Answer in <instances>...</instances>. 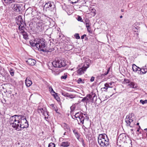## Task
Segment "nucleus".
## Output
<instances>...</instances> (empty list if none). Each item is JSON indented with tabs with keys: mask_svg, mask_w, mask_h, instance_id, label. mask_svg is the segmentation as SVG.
<instances>
[{
	"mask_svg": "<svg viewBox=\"0 0 147 147\" xmlns=\"http://www.w3.org/2000/svg\"><path fill=\"white\" fill-rule=\"evenodd\" d=\"M84 115H85V114H83L80 111L76 113L75 115L73 114L72 117L73 118H74L73 117H74L78 121H79L80 122V123L83 124L84 119Z\"/></svg>",
	"mask_w": 147,
	"mask_h": 147,
	"instance_id": "nucleus-6",
	"label": "nucleus"
},
{
	"mask_svg": "<svg viewBox=\"0 0 147 147\" xmlns=\"http://www.w3.org/2000/svg\"><path fill=\"white\" fill-rule=\"evenodd\" d=\"M131 130L132 131H133V129H131Z\"/></svg>",
	"mask_w": 147,
	"mask_h": 147,
	"instance_id": "nucleus-56",
	"label": "nucleus"
},
{
	"mask_svg": "<svg viewBox=\"0 0 147 147\" xmlns=\"http://www.w3.org/2000/svg\"><path fill=\"white\" fill-rule=\"evenodd\" d=\"M92 97L90 95H88L86 97L84 98L81 100V101L84 102H87V101L90 99Z\"/></svg>",
	"mask_w": 147,
	"mask_h": 147,
	"instance_id": "nucleus-15",
	"label": "nucleus"
},
{
	"mask_svg": "<svg viewBox=\"0 0 147 147\" xmlns=\"http://www.w3.org/2000/svg\"><path fill=\"white\" fill-rule=\"evenodd\" d=\"M16 23L19 25V29L22 31H24L25 29V23H24L21 16H19L16 19Z\"/></svg>",
	"mask_w": 147,
	"mask_h": 147,
	"instance_id": "nucleus-8",
	"label": "nucleus"
},
{
	"mask_svg": "<svg viewBox=\"0 0 147 147\" xmlns=\"http://www.w3.org/2000/svg\"><path fill=\"white\" fill-rule=\"evenodd\" d=\"M26 85L27 87H30L32 84V81L27 78L25 80Z\"/></svg>",
	"mask_w": 147,
	"mask_h": 147,
	"instance_id": "nucleus-16",
	"label": "nucleus"
},
{
	"mask_svg": "<svg viewBox=\"0 0 147 147\" xmlns=\"http://www.w3.org/2000/svg\"><path fill=\"white\" fill-rule=\"evenodd\" d=\"M146 136H147V133H146Z\"/></svg>",
	"mask_w": 147,
	"mask_h": 147,
	"instance_id": "nucleus-58",
	"label": "nucleus"
},
{
	"mask_svg": "<svg viewBox=\"0 0 147 147\" xmlns=\"http://www.w3.org/2000/svg\"><path fill=\"white\" fill-rule=\"evenodd\" d=\"M5 2L7 4H10L13 2V0H4Z\"/></svg>",
	"mask_w": 147,
	"mask_h": 147,
	"instance_id": "nucleus-27",
	"label": "nucleus"
},
{
	"mask_svg": "<svg viewBox=\"0 0 147 147\" xmlns=\"http://www.w3.org/2000/svg\"><path fill=\"white\" fill-rule=\"evenodd\" d=\"M14 7L16 11H20L21 7L19 5H14Z\"/></svg>",
	"mask_w": 147,
	"mask_h": 147,
	"instance_id": "nucleus-22",
	"label": "nucleus"
},
{
	"mask_svg": "<svg viewBox=\"0 0 147 147\" xmlns=\"http://www.w3.org/2000/svg\"><path fill=\"white\" fill-rule=\"evenodd\" d=\"M86 66L84 64V66L77 70V73L79 75H81L84 73V71H85L86 69L89 67V64H86Z\"/></svg>",
	"mask_w": 147,
	"mask_h": 147,
	"instance_id": "nucleus-10",
	"label": "nucleus"
},
{
	"mask_svg": "<svg viewBox=\"0 0 147 147\" xmlns=\"http://www.w3.org/2000/svg\"><path fill=\"white\" fill-rule=\"evenodd\" d=\"M98 142L102 147H107L109 144V140L105 134H100L98 137Z\"/></svg>",
	"mask_w": 147,
	"mask_h": 147,
	"instance_id": "nucleus-3",
	"label": "nucleus"
},
{
	"mask_svg": "<svg viewBox=\"0 0 147 147\" xmlns=\"http://www.w3.org/2000/svg\"><path fill=\"white\" fill-rule=\"evenodd\" d=\"M107 75V74L106 72V73H104L103 74H102V76L103 75L104 76H105L106 75Z\"/></svg>",
	"mask_w": 147,
	"mask_h": 147,
	"instance_id": "nucleus-47",
	"label": "nucleus"
},
{
	"mask_svg": "<svg viewBox=\"0 0 147 147\" xmlns=\"http://www.w3.org/2000/svg\"><path fill=\"white\" fill-rule=\"evenodd\" d=\"M134 114L131 113L127 116L126 118L125 119V121L127 126H129L131 127H132L134 125L135 122L134 120Z\"/></svg>",
	"mask_w": 147,
	"mask_h": 147,
	"instance_id": "nucleus-5",
	"label": "nucleus"
},
{
	"mask_svg": "<svg viewBox=\"0 0 147 147\" xmlns=\"http://www.w3.org/2000/svg\"><path fill=\"white\" fill-rule=\"evenodd\" d=\"M52 63L55 67H61L65 66L66 65L65 60L63 59L60 58H56Z\"/></svg>",
	"mask_w": 147,
	"mask_h": 147,
	"instance_id": "nucleus-4",
	"label": "nucleus"
},
{
	"mask_svg": "<svg viewBox=\"0 0 147 147\" xmlns=\"http://www.w3.org/2000/svg\"><path fill=\"white\" fill-rule=\"evenodd\" d=\"M86 25V26L87 28H89L90 26V23H86V24H85Z\"/></svg>",
	"mask_w": 147,
	"mask_h": 147,
	"instance_id": "nucleus-41",
	"label": "nucleus"
},
{
	"mask_svg": "<svg viewBox=\"0 0 147 147\" xmlns=\"http://www.w3.org/2000/svg\"><path fill=\"white\" fill-rule=\"evenodd\" d=\"M67 75H65V76H62L61 77V78L62 79H63L65 80L67 78Z\"/></svg>",
	"mask_w": 147,
	"mask_h": 147,
	"instance_id": "nucleus-38",
	"label": "nucleus"
},
{
	"mask_svg": "<svg viewBox=\"0 0 147 147\" xmlns=\"http://www.w3.org/2000/svg\"><path fill=\"white\" fill-rule=\"evenodd\" d=\"M74 36L77 39H79L80 38L79 34L78 33L74 35Z\"/></svg>",
	"mask_w": 147,
	"mask_h": 147,
	"instance_id": "nucleus-35",
	"label": "nucleus"
},
{
	"mask_svg": "<svg viewBox=\"0 0 147 147\" xmlns=\"http://www.w3.org/2000/svg\"><path fill=\"white\" fill-rule=\"evenodd\" d=\"M61 94L63 96L68 97L69 93H66L65 92H61Z\"/></svg>",
	"mask_w": 147,
	"mask_h": 147,
	"instance_id": "nucleus-33",
	"label": "nucleus"
},
{
	"mask_svg": "<svg viewBox=\"0 0 147 147\" xmlns=\"http://www.w3.org/2000/svg\"><path fill=\"white\" fill-rule=\"evenodd\" d=\"M123 18V16H120V18Z\"/></svg>",
	"mask_w": 147,
	"mask_h": 147,
	"instance_id": "nucleus-51",
	"label": "nucleus"
},
{
	"mask_svg": "<svg viewBox=\"0 0 147 147\" xmlns=\"http://www.w3.org/2000/svg\"><path fill=\"white\" fill-rule=\"evenodd\" d=\"M94 77H92L90 79V81L92 82H93L94 80Z\"/></svg>",
	"mask_w": 147,
	"mask_h": 147,
	"instance_id": "nucleus-42",
	"label": "nucleus"
},
{
	"mask_svg": "<svg viewBox=\"0 0 147 147\" xmlns=\"http://www.w3.org/2000/svg\"><path fill=\"white\" fill-rule=\"evenodd\" d=\"M66 132H65L64 134V135H65V134H66Z\"/></svg>",
	"mask_w": 147,
	"mask_h": 147,
	"instance_id": "nucleus-55",
	"label": "nucleus"
},
{
	"mask_svg": "<svg viewBox=\"0 0 147 147\" xmlns=\"http://www.w3.org/2000/svg\"><path fill=\"white\" fill-rule=\"evenodd\" d=\"M78 16V21H80L81 22H83V20H82V18L81 17L79 16Z\"/></svg>",
	"mask_w": 147,
	"mask_h": 147,
	"instance_id": "nucleus-37",
	"label": "nucleus"
},
{
	"mask_svg": "<svg viewBox=\"0 0 147 147\" xmlns=\"http://www.w3.org/2000/svg\"><path fill=\"white\" fill-rule=\"evenodd\" d=\"M132 69L133 71L135 72H136L137 71H142L141 69L137 66L134 64L133 65Z\"/></svg>",
	"mask_w": 147,
	"mask_h": 147,
	"instance_id": "nucleus-14",
	"label": "nucleus"
},
{
	"mask_svg": "<svg viewBox=\"0 0 147 147\" xmlns=\"http://www.w3.org/2000/svg\"><path fill=\"white\" fill-rule=\"evenodd\" d=\"M144 130L147 132V128L145 129Z\"/></svg>",
	"mask_w": 147,
	"mask_h": 147,
	"instance_id": "nucleus-52",
	"label": "nucleus"
},
{
	"mask_svg": "<svg viewBox=\"0 0 147 147\" xmlns=\"http://www.w3.org/2000/svg\"><path fill=\"white\" fill-rule=\"evenodd\" d=\"M139 128H140V126H139Z\"/></svg>",
	"mask_w": 147,
	"mask_h": 147,
	"instance_id": "nucleus-59",
	"label": "nucleus"
},
{
	"mask_svg": "<svg viewBox=\"0 0 147 147\" xmlns=\"http://www.w3.org/2000/svg\"><path fill=\"white\" fill-rule=\"evenodd\" d=\"M131 133L132 134H134V132H131Z\"/></svg>",
	"mask_w": 147,
	"mask_h": 147,
	"instance_id": "nucleus-57",
	"label": "nucleus"
},
{
	"mask_svg": "<svg viewBox=\"0 0 147 147\" xmlns=\"http://www.w3.org/2000/svg\"><path fill=\"white\" fill-rule=\"evenodd\" d=\"M21 33H22L24 38L25 40H27L28 39V35L26 32L24 31H22Z\"/></svg>",
	"mask_w": 147,
	"mask_h": 147,
	"instance_id": "nucleus-17",
	"label": "nucleus"
},
{
	"mask_svg": "<svg viewBox=\"0 0 147 147\" xmlns=\"http://www.w3.org/2000/svg\"><path fill=\"white\" fill-rule=\"evenodd\" d=\"M21 119V115H15L11 116L9 120V122L11 126L18 131L21 130L20 125Z\"/></svg>",
	"mask_w": 147,
	"mask_h": 147,
	"instance_id": "nucleus-2",
	"label": "nucleus"
},
{
	"mask_svg": "<svg viewBox=\"0 0 147 147\" xmlns=\"http://www.w3.org/2000/svg\"><path fill=\"white\" fill-rule=\"evenodd\" d=\"M121 11L122 12H123L124 11V10L123 9H121Z\"/></svg>",
	"mask_w": 147,
	"mask_h": 147,
	"instance_id": "nucleus-50",
	"label": "nucleus"
},
{
	"mask_svg": "<svg viewBox=\"0 0 147 147\" xmlns=\"http://www.w3.org/2000/svg\"><path fill=\"white\" fill-rule=\"evenodd\" d=\"M131 87L133 88H137L138 86L136 84H135L134 82H131L130 84L128 85Z\"/></svg>",
	"mask_w": 147,
	"mask_h": 147,
	"instance_id": "nucleus-21",
	"label": "nucleus"
},
{
	"mask_svg": "<svg viewBox=\"0 0 147 147\" xmlns=\"http://www.w3.org/2000/svg\"><path fill=\"white\" fill-rule=\"evenodd\" d=\"M76 95L74 94H69L68 97L70 98H73L76 97Z\"/></svg>",
	"mask_w": 147,
	"mask_h": 147,
	"instance_id": "nucleus-28",
	"label": "nucleus"
},
{
	"mask_svg": "<svg viewBox=\"0 0 147 147\" xmlns=\"http://www.w3.org/2000/svg\"><path fill=\"white\" fill-rule=\"evenodd\" d=\"M55 7V5L53 2L49 1L48 3H46L44 7V8L46 9L49 10H51L53 9Z\"/></svg>",
	"mask_w": 147,
	"mask_h": 147,
	"instance_id": "nucleus-9",
	"label": "nucleus"
},
{
	"mask_svg": "<svg viewBox=\"0 0 147 147\" xmlns=\"http://www.w3.org/2000/svg\"><path fill=\"white\" fill-rule=\"evenodd\" d=\"M139 131V129H137V131Z\"/></svg>",
	"mask_w": 147,
	"mask_h": 147,
	"instance_id": "nucleus-54",
	"label": "nucleus"
},
{
	"mask_svg": "<svg viewBox=\"0 0 147 147\" xmlns=\"http://www.w3.org/2000/svg\"><path fill=\"white\" fill-rule=\"evenodd\" d=\"M63 125L64 129H66V130H70V129L69 127L67 124H66L65 123H64Z\"/></svg>",
	"mask_w": 147,
	"mask_h": 147,
	"instance_id": "nucleus-24",
	"label": "nucleus"
},
{
	"mask_svg": "<svg viewBox=\"0 0 147 147\" xmlns=\"http://www.w3.org/2000/svg\"><path fill=\"white\" fill-rule=\"evenodd\" d=\"M69 145V143L68 142H63L61 143V146L63 147H67Z\"/></svg>",
	"mask_w": 147,
	"mask_h": 147,
	"instance_id": "nucleus-20",
	"label": "nucleus"
},
{
	"mask_svg": "<svg viewBox=\"0 0 147 147\" xmlns=\"http://www.w3.org/2000/svg\"><path fill=\"white\" fill-rule=\"evenodd\" d=\"M109 84V85L110 86H111V85H112V83H109V84Z\"/></svg>",
	"mask_w": 147,
	"mask_h": 147,
	"instance_id": "nucleus-49",
	"label": "nucleus"
},
{
	"mask_svg": "<svg viewBox=\"0 0 147 147\" xmlns=\"http://www.w3.org/2000/svg\"><path fill=\"white\" fill-rule=\"evenodd\" d=\"M86 36V34H84L81 36V38L82 39H83L84 38V37Z\"/></svg>",
	"mask_w": 147,
	"mask_h": 147,
	"instance_id": "nucleus-44",
	"label": "nucleus"
},
{
	"mask_svg": "<svg viewBox=\"0 0 147 147\" xmlns=\"http://www.w3.org/2000/svg\"><path fill=\"white\" fill-rule=\"evenodd\" d=\"M110 67H109L108 68V70H107V72H106V73L107 74L109 73V71H110Z\"/></svg>",
	"mask_w": 147,
	"mask_h": 147,
	"instance_id": "nucleus-45",
	"label": "nucleus"
},
{
	"mask_svg": "<svg viewBox=\"0 0 147 147\" xmlns=\"http://www.w3.org/2000/svg\"><path fill=\"white\" fill-rule=\"evenodd\" d=\"M124 82L125 84H127L129 83L130 81L129 80L125 79L124 80Z\"/></svg>",
	"mask_w": 147,
	"mask_h": 147,
	"instance_id": "nucleus-36",
	"label": "nucleus"
},
{
	"mask_svg": "<svg viewBox=\"0 0 147 147\" xmlns=\"http://www.w3.org/2000/svg\"><path fill=\"white\" fill-rule=\"evenodd\" d=\"M87 30H88V32H89L90 33H91V32L90 31V30H89V28H87Z\"/></svg>",
	"mask_w": 147,
	"mask_h": 147,
	"instance_id": "nucleus-46",
	"label": "nucleus"
},
{
	"mask_svg": "<svg viewBox=\"0 0 147 147\" xmlns=\"http://www.w3.org/2000/svg\"><path fill=\"white\" fill-rule=\"evenodd\" d=\"M20 125V129L27 128L28 127V122L26 120V117L23 115H21Z\"/></svg>",
	"mask_w": 147,
	"mask_h": 147,
	"instance_id": "nucleus-7",
	"label": "nucleus"
},
{
	"mask_svg": "<svg viewBox=\"0 0 147 147\" xmlns=\"http://www.w3.org/2000/svg\"><path fill=\"white\" fill-rule=\"evenodd\" d=\"M139 123H137V125H139Z\"/></svg>",
	"mask_w": 147,
	"mask_h": 147,
	"instance_id": "nucleus-53",
	"label": "nucleus"
},
{
	"mask_svg": "<svg viewBox=\"0 0 147 147\" xmlns=\"http://www.w3.org/2000/svg\"><path fill=\"white\" fill-rule=\"evenodd\" d=\"M126 136L125 134H121L119 135L118 138V140L124 142L126 140Z\"/></svg>",
	"mask_w": 147,
	"mask_h": 147,
	"instance_id": "nucleus-11",
	"label": "nucleus"
},
{
	"mask_svg": "<svg viewBox=\"0 0 147 147\" xmlns=\"http://www.w3.org/2000/svg\"><path fill=\"white\" fill-rule=\"evenodd\" d=\"M30 43L32 46H36L39 51L44 52L46 51L47 44L43 38H36L33 41H30Z\"/></svg>",
	"mask_w": 147,
	"mask_h": 147,
	"instance_id": "nucleus-1",
	"label": "nucleus"
},
{
	"mask_svg": "<svg viewBox=\"0 0 147 147\" xmlns=\"http://www.w3.org/2000/svg\"><path fill=\"white\" fill-rule=\"evenodd\" d=\"M70 2V3L73 4L76 3L80 1L79 0H68Z\"/></svg>",
	"mask_w": 147,
	"mask_h": 147,
	"instance_id": "nucleus-25",
	"label": "nucleus"
},
{
	"mask_svg": "<svg viewBox=\"0 0 147 147\" xmlns=\"http://www.w3.org/2000/svg\"><path fill=\"white\" fill-rule=\"evenodd\" d=\"M45 109H44L43 108L38 107V111L39 113H41L42 115H44L45 112V111L46 110Z\"/></svg>",
	"mask_w": 147,
	"mask_h": 147,
	"instance_id": "nucleus-19",
	"label": "nucleus"
},
{
	"mask_svg": "<svg viewBox=\"0 0 147 147\" xmlns=\"http://www.w3.org/2000/svg\"><path fill=\"white\" fill-rule=\"evenodd\" d=\"M28 64L30 65H34L36 63V61L34 59H29L26 61Z\"/></svg>",
	"mask_w": 147,
	"mask_h": 147,
	"instance_id": "nucleus-13",
	"label": "nucleus"
},
{
	"mask_svg": "<svg viewBox=\"0 0 147 147\" xmlns=\"http://www.w3.org/2000/svg\"><path fill=\"white\" fill-rule=\"evenodd\" d=\"M49 90L51 93H55L51 86H49Z\"/></svg>",
	"mask_w": 147,
	"mask_h": 147,
	"instance_id": "nucleus-32",
	"label": "nucleus"
},
{
	"mask_svg": "<svg viewBox=\"0 0 147 147\" xmlns=\"http://www.w3.org/2000/svg\"><path fill=\"white\" fill-rule=\"evenodd\" d=\"M105 87H103V88H102V89H105L106 90H107L108 88H111V86H110L109 85V84H108L107 83H105Z\"/></svg>",
	"mask_w": 147,
	"mask_h": 147,
	"instance_id": "nucleus-26",
	"label": "nucleus"
},
{
	"mask_svg": "<svg viewBox=\"0 0 147 147\" xmlns=\"http://www.w3.org/2000/svg\"><path fill=\"white\" fill-rule=\"evenodd\" d=\"M42 23H37L36 24V29L38 32H41L42 30Z\"/></svg>",
	"mask_w": 147,
	"mask_h": 147,
	"instance_id": "nucleus-12",
	"label": "nucleus"
},
{
	"mask_svg": "<svg viewBox=\"0 0 147 147\" xmlns=\"http://www.w3.org/2000/svg\"><path fill=\"white\" fill-rule=\"evenodd\" d=\"M82 143V144L84 146L85 145V144L84 143V141L83 139L82 138H80V137L79 138V139H78Z\"/></svg>",
	"mask_w": 147,
	"mask_h": 147,
	"instance_id": "nucleus-31",
	"label": "nucleus"
},
{
	"mask_svg": "<svg viewBox=\"0 0 147 147\" xmlns=\"http://www.w3.org/2000/svg\"><path fill=\"white\" fill-rule=\"evenodd\" d=\"M84 130L85 131H87L88 130V129L87 128H86Z\"/></svg>",
	"mask_w": 147,
	"mask_h": 147,
	"instance_id": "nucleus-48",
	"label": "nucleus"
},
{
	"mask_svg": "<svg viewBox=\"0 0 147 147\" xmlns=\"http://www.w3.org/2000/svg\"><path fill=\"white\" fill-rule=\"evenodd\" d=\"M82 81V80L81 78H80L78 80V83H80Z\"/></svg>",
	"mask_w": 147,
	"mask_h": 147,
	"instance_id": "nucleus-43",
	"label": "nucleus"
},
{
	"mask_svg": "<svg viewBox=\"0 0 147 147\" xmlns=\"http://www.w3.org/2000/svg\"><path fill=\"white\" fill-rule=\"evenodd\" d=\"M143 68L141 69L142 70H143L144 71H140V73L138 72V73H139L140 74H144L146 73V72L147 71V70L146 69L147 66L146 65L144 67H143Z\"/></svg>",
	"mask_w": 147,
	"mask_h": 147,
	"instance_id": "nucleus-18",
	"label": "nucleus"
},
{
	"mask_svg": "<svg viewBox=\"0 0 147 147\" xmlns=\"http://www.w3.org/2000/svg\"><path fill=\"white\" fill-rule=\"evenodd\" d=\"M9 72L12 76H13L14 75V71L12 69H10Z\"/></svg>",
	"mask_w": 147,
	"mask_h": 147,
	"instance_id": "nucleus-30",
	"label": "nucleus"
},
{
	"mask_svg": "<svg viewBox=\"0 0 147 147\" xmlns=\"http://www.w3.org/2000/svg\"><path fill=\"white\" fill-rule=\"evenodd\" d=\"M140 102L143 105H144V104L147 103V100H141L140 101Z\"/></svg>",
	"mask_w": 147,
	"mask_h": 147,
	"instance_id": "nucleus-34",
	"label": "nucleus"
},
{
	"mask_svg": "<svg viewBox=\"0 0 147 147\" xmlns=\"http://www.w3.org/2000/svg\"><path fill=\"white\" fill-rule=\"evenodd\" d=\"M73 132L74 134H75L76 138H77L78 139H79V138L80 137V135L78 132L76 130H74L73 131Z\"/></svg>",
	"mask_w": 147,
	"mask_h": 147,
	"instance_id": "nucleus-23",
	"label": "nucleus"
},
{
	"mask_svg": "<svg viewBox=\"0 0 147 147\" xmlns=\"http://www.w3.org/2000/svg\"><path fill=\"white\" fill-rule=\"evenodd\" d=\"M85 24H86V23H90V21L88 19H86L85 20V22H84Z\"/></svg>",
	"mask_w": 147,
	"mask_h": 147,
	"instance_id": "nucleus-39",
	"label": "nucleus"
},
{
	"mask_svg": "<svg viewBox=\"0 0 147 147\" xmlns=\"http://www.w3.org/2000/svg\"><path fill=\"white\" fill-rule=\"evenodd\" d=\"M71 111H74L76 108L75 106L73 105L71 106L70 107Z\"/></svg>",
	"mask_w": 147,
	"mask_h": 147,
	"instance_id": "nucleus-40",
	"label": "nucleus"
},
{
	"mask_svg": "<svg viewBox=\"0 0 147 147\" xmlns=\"http://www.w3.org/2000/svg\"><path fill=\"white\" fill-rule=\"evenodd\" d=\"M55 145L53 143L51 142L49 144L48 147H55Z\"/></svg>",
	"mask_w": 147,
	"mask_h": 147,
	"instance_id": "nucleus-29",
	"label": "nucleus"
}]
</instances>
